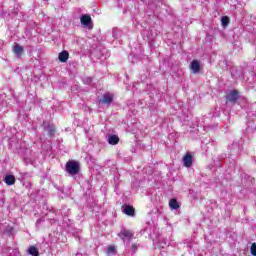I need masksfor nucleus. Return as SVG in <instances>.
I'll return each mask as SVG.
<instances>
[{
	"instance_id": "1",
	"label": "nucleus",
	"mask_w": 256,
	"mask_h": 256,
	"mask_svg": "<svg viewBox=\"0 0 256 256\" xmlns=\"http://www.w3.org/2000/svg\"><path fill=\"white\" fill-rule=\"evenodd\" d=\"M80 169L81 165L75 160H70L66 163V171L69 175H77Z\"/></svg>"
},
{
	"instance_id": "2",
	"label": "nucleus",
	"mask_w": 256,
	"mask_h": 256,
	"mask_svg": "<svg viewBox=\"0 0 256 256\" xmlns=\"http://www.w3.org/2000/svg\"><path fill=\"white\" fill-rule=\"evenodd\" d=\"M133 235V231L127 229H122L120 233H118V237L123 241H131V239H133Z\"/></svg>"
},
{
	"instance_id": "3",
	"label": "nucleus",
	"mask_w": 256,
	"mask_h": 256,
	"mask_svg": "<svg viewBox=\"0 0 256 256\" xmlns=\"http://www.w3.org/2000/svg\"><path fill=\"white\" fill-rule=\"evenodd\" d=\"M80 21L84 25V27H89L90 29H93V20L91 19L90 15H82Z\"/></svg>"
},
{
	"instance_id": "4",
	"label": "nucleus",
	"mask_w": 256,
	"mask_h": 256,
	"mask_svg": "<svg viewBox=\"0 0 256 256\" xmlns=\"http://www.w3.org/2000/svg\"><path fill=\"white\" fill-rule=\"evenodd\" d=\"M113 97L114 95L112 93H105L100 103H103V105H111V103H113Z\"/></svg>"
},
{
	"instance_id": "5",
	"label": "nucleus",
	"mask_w": 256,
	"mask_h": 256,
	"mask_svg": "<svg viewBox=\"0 0 256 256\" xmlns=\"http://www.w3.org/2000/svg\"><path fill=\"white\" fill-rule=\"evenodd\" d=\"M190 69L194 74L199 73V71H201V63L197 60H193L190 64Z\"/></svg>"
},
{
	"instance_id": "6",
	"label": "nucleus",
	"mask_w": 256,
	"mask_h": 256,
	"mask_svg": "<svg viewBox=\"0 0 256 256\" xmlns=\"http://www.w3.org/2000/svg\"><path fill=\"white\" fill-rule=\"evenodd\" d=\"M227 101H230L232 103H235L237 99H239V92L237 90H232L227 96Z\"/></svg>"
},
{
	"instance_id": "7",
	"label": "nucleus",
	"mask_w": 256,
	"mask_h": 256,
	"mask_svg": "<svg viewBox=\"0 0 256 256\" xmlns=\"http://www.w3.org/2000/svg\"><path fill=\"white\" fill-rule=\"evenodd\" d=\"M58 59L61 63H67V61L69 59V52L67 50L60 52Z\"/></svg>"
},
{
	"instance_id": "8",
	"label": "nucleus",
	"mask_w": 256,
	"mask_h": 256,
	"mask_svg": "<svg viewBox=\"0 0 256 256\" xmlns=\"http://www.w3.org/2000/svg\"><path fill=\"white\" fill-rule=\"evenodd\" d=\"M184 167H191L193 165V156L186 154L183 158Z\"/></svg>"
},
{
	"instance_id": "9",
	"label": "nucleus",
	"mask_w": 256,
	"mask_h": 256,
	"mask_svg": "<svg viewBox=\"0 0 256 256\" xmlns=\"http://www.w3.org/2000/svg\"><path fill=\"white\" fill-rule=\"evenodd\" d=\"M123 213H125V215H128L130 217H135V208H133V206L126 205L124 206Z\"/></svg>"
},
{
	"instance_id": "10",
	"label": "nucleus",
	"mask_w": 256,
	"mask_h": 256,
	"mask_svg": "<svg viewBox=\"0 0 256 256\" xmlns=\"http://www.w3.org/2000/svg\"><path fill=\"white\" fill-rule=\"evenodd\" d=\"M13 52L17 57H21V55H23V46L16 44L13 48Z\"/></svg>"
},
{
	"instance_id": "11",
	"label": "nucleus",
	"mask_w": 256,
	"mask_h": 256,
	"mask_svg": "<svg viewBox=\"0 0 256 256\" xmlns=\"http://www.w3.org/2000/svg\"><path fill=\"white\" fill-rule=\"evenodd\" d=\"M169 207L170 209L177 210L181 207V205L179 204V202H177V199L173 198L169 201Z\"/></svg>"
},
{
	"instance_id": "12",
	"label": "nucleus",
	"mask_w": 256,
	"mask_h": 256,
	"mask_svg": "<svg viewBox=\"0 0 256 256\" xmlns=\"http://www.w3.org/2000/svg\"><path fill=\"white\" fill-rule=\"evenodd\" d=\"M108 143L110 145H117V143H119V136H117V135H110L108 137Z\"/></svg>"
},
{
	"instance_id": "13",
	"label": "nucleus",
	"mask_w": 256,
	"mask_h": 256,
	"mask_svg": "<svg viewBox=\"0 0 256 256\" xmlns=\"http://www.w3.org/2000/svg\"><path fill=\"white\" fill-rule=\"evenodd\" d=\"M4 182L6 183V185H15V176L7 175L4 178Z\"/></svg>"
},
{
	"instance_id": "14",
	"label": "nucleus",
	"mask_w": 256,
	"mask_h": 256,
	"mask_svg": "<svg viewBox=\"0 0 256 256\" xmlns=\"http://www.w3.org/2000/svg\"><path fill=\"white\" fill-rule=\"evenodd\" d=\"M28 254L32 256H39V249H37L35 246H30L28 248Z\"/></svg>"
},
{
	"instance_id": "15",
	"label": "nucleus",
	"mask_w": 256,
	"mask_h": 256,
	"mask_svg": "<svg viewBox=\"0 0 256 256\" xmlns=\"http://www.w3.org/2000/svg\"><path fill=\"white\" fill-rule=\"evenodd\" d=\"M221 23L224 27H227V25H229V17L223 16L221 19Z\"/></svg>"
},
{
	"instance_id": "16",
	"label": "nucleus",
	"mask_w": 256,
	"mask_h": 256,
	"mask_svg": "<svg viewBox=\"0 0 256 256\" xmlns=\"http://www.w3.org/2000/svg\"><path fill=\"white\" fill-rule=\"evenodd\" d=\"M115 246H108L107 247V253L108 255H115Z\"/></svg>"
},
{
	"instance_id": "17",
	"label": "nucleus",
	"mask_w": 256,
	"mask_h": 256,
	"mask_svg": "<svg viewBox=\"0 0 256 256\" xmlns=\"http://www.w3.org/2000/svg\"><path fill=\"white\" fill-rule=\"evenodd\" d=\"M250 251H251V255L256 256V244L255 243L252 244Z\"/></svg>"
},
{
	"instance_id": "18",
	"label": "nucleus",
	"mask_w": 256,
	"mask_h": 256,
	"mask_svg": "<svg viewBox=\"0 0 256 256\" xmlns=\"http://www.w3.org/2000/svg\"><path fill=\"white\" fill-rule=\"evenodd\" d=\"M132 249H136V246H135V244H133V245H132Z\"/></svg>"
},
{
	"instance_id": "19",
	"label": "nucleus",
	"mask_w": 256,
	"mask_h": 256,
	"mask_svg": "<svg viewBox=\"0 0 256 256\" xmlns=\"http://www.w3.org/2000/svg\"><path fill=\"white\" fill-rule=\"evenodd\" d=\"M89 83H91V78L88 79Z\"/></svg>"
}]
</instances>
